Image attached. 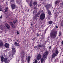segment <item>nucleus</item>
<instances>
[{"mask_svg": "<svg viewBox=\"0 0 63 63\" xmlns=\"http://www.w3.org/2000/svg\"><path fill=\"white\" fill-rule=\"evenodd\" d=\"M12 50L13 53H16V49L15 48L13 47L12 48Z\"/></svg>", "mask_w": 63, "mask_h": 63, "instance_id": "9d476101", "label": "nucleus"}, {"mask_svg": "<svg viewBox=\"0 0 63 63\" xmlns=\"http://www.w3.org/2000/svg\"><path fill=\"white\" fill-rule=\"evenodd\" d=\"M44 58H42L41 60V63H43V62H44Z\"/></svg>", "mask_w": 63, "mask_h": 63, "instance_id": "b1692460", "label": "nucleus"}, {"mask_svg": "<svg viewBox=\"0 0 63 63\" xmlns=\"http://www.w3.org/2000/svg\"><path fill=\"white\" fill-rule=\"evenodd\" d=\"M34 48H37V46L34 47Z\"/></svg>", "mask_w": 63, "mask_h": 63, "instance_id": "79ce46f5", "label": "nucleus"}, {"mask_svg": "<svg viewBox=\"0 0 63 63\" xmlns=\"http://www.w3.org/2000/svg\"><path fill=\"white\" fill-rule=\"evenodd\" d=\"M16 33H17V34L18 35V34H19V32H17Z\"/></svg>", "mask_w": 63, "mask_h": 63, "instance_id": "58836bf2", "label": "nucleus"}, {"mask_svg": "<svg viewBox=\"0 0 63 63\" xmlns=\"http://www.w3.org/2000/svg\"><path fill=\"white\" fill-rule=\"evenodd\" d=\"M15 54V53H13L12 54V57H13V56Z\"/></svg>", "mask_w": 63, "mask_h": 63, "instance_id": "72a5a7b5", "label": "nucleus"}, {"mask_svg": "<svg viewBox=\"0 0 63 63\" xmlns=\"http://www.w3.org/2000/svg\"><path fill=\"white\" fill-rule=\"evenodd\" d=\"M48 23H49V24H51L52 23V21H50Z\"/></svg>", "mask_w": 63, "mask_h": 63, "instance_id": "c756f323", "label": "nucleus"}, {"mask_svg": "<svg viewBox=\"0 0 63 63\" xmlns=\"http://www.w3.org/2000/svg\"><path fill=\"white\" fill-rule=\"evenodd\" d=\"M3 42L2 40H0V47H2L4 46Z\"/></svg>", "mask_w": 63, "mask_h": 63, "instance_id": "0eeeda50", "label": "nucleus"}, {"mask_svg": "<svg viewBox=\"0 0 63 63\" xmlns=\"http://www.w3.org/2000/svg\"><path fill=\"white\" fill-rule=\"evenodd\" d=\"M41 57H42V55L40 54H39L37 55V60H39L41 58Z\"/></svg>", "mask_w": 63, "mask_h": 63, "instance_id": "423d86ee", "label": "nucleus"}, {"mask_svg": "<svg viewBox=\"0 0 63 63\" xmlns=\"http://www.w3.org/2000/svg\"><path fill=\"white\" fill-rule=\"evenodd\" d=\"M9 23L11 25L12 27L13 28L15 27V25L13 24V23L11 22H9Z\"/></svg>", "mask_w": 63, "mask_h": 63, "instance_id": "1a4fd4ad", "label": "nucleus"}, {"mask_svg": "<svg viewBox=\"0 0 63 63\" xmlns=\"http://www.w3.org/2000/svg\"><path fill=\"white\" fill-rule=\"evenodd\" d=\"M0 11H2V12H3V10H2V8H1V7H0Z\"/></svg>", "mask_w": 63, "mask_h": 63, "instance_id": "473e14b6", "label": "nucleus"}, {"mask_svg": "<svg viewBox=\"0 0 63 63\" xmlns=\"http://www.w3.org/2000/svg\"><path fill=\"white\" fill-rule=\"evenodd\" d=\"M47 30V29H45V31H46Z\"/></svg>", "mask_w": 63, "mask_h": 63, "instance_id": "de8ad7c7", "label": "nucleus"}, {"mask_svg": "<svg viewBox=\"0 0 63 63\" xmlns=\"http://www.w3.org/2000/svg\"><path fill=\"white\" fill-rule=\"evenodd\" d=\"M56 62H58V61H59L57 59V60H56Z\"/></svg>", "mask_w": 63, "mask_h": 63, "instance_id": "4c0bfd02", "label": "nucleus"}, {"mask_svg": "<svg viewBox=\"0 0 63 63\" xmlns=\"http://www.w3.org/2000/svg\"><path fill=\"white\" fill-rule=\"evenodd\" d=\"M16 20H14L13 21V23H14V24H16Z\"/></svg>", "mask_w": 63, "mask_h": 63, "instance_id": "a878e982", "label": "nucleus"}, {"mask_svg": "<svg viewBox=\"0 0 63 63\" xmlns=\"http://www.w3.org/2000/svg\"><path fill=\"white\" fill-rule=\"evenodd\" d=\"M42 45L41 44H39L38 46V47H42Z\"/></svg>", "mask_w": 63, "mask_h": 63, "instance_id": "cd10ccee", "label": "nucleus"}, {"mask_svg": "<svg viewBox=\"0 0 63 63\" xmlns=\"http://www.w3.org/2000/svg\"><path fill=\"white\" fill-rule=\"evenodd\" d=\"M15 45L16 46H19V44L16 42L15 43Z\"/></svg>", "mask_w": 63, "mask_h": 63, "instance_id": "dca6fc26", "label": "nucleus"}, {"mask_svg": "<svg viewBox=\"0 0 63 63\" xmlns=\"http://www.w3.org/2000/svg\"><path fill=\"white\" fill-rule=\"evenodd\" d=\"M51 48V46H50L49 47V49H50Z\"/></svg>", "mask_w": 63, "mask_h": 63, "instance_id": "e433bc0d", "label": "nucleus"}, {"mask_svg": "<svg viewBox=\"0 0 63 63\" xmlns=\"http://www.w3.org/2000/svg\"><path fill=\"white\" fill-rule=\"evenodd\" d=\"M4 47L7 48H9V47H10V45H9V44L7 43H5L4 45Z\"/></svg>", "mask_w": 63, "mask_h": 63, "instance_id": "39448f33", "label": "nucleus"}, {"mask_svg": "<svg viewBox=\"0 0 63 63\" xmlns=\"http://www.w3.org/2000/svg\"><path fill=\"white\" fill-rule=\"evenodd\" d=\"M57 56V54H56L55 53H53L52 54V58H55V56Z\"/></svg>", "mask_w": 63, "mask_h": 63, "instance_id": "ddd939ff", "label": "nucleus"}, {"mask_svg": "<svg viewBox=\"0 0 63 63\" xmlns=\"http://www.w3.org/2000/svg\"><path fill=\"white\" fill-rule=\"evenodd\" d=\"M2 16H3L2 15H1L0 17V18H2Z\"/></svg>", "mask_w": 63, "mask_h": 63, "instance_id": "ea45409f", "label": "nucleus"}, {"mask_svg": "<svg viewBox=\"0 0 63 63\" xmlns=\"http://www.w3.org/2000/svg\"><path fill=\"white\" fill-rule=\"evenodd\" d=\"M34 9H36V7H34Z\"/></svg>", "mask_w": 63, "mask_h": 63, "instance_id": "c03bdc74", "label": "nucleus"}, {"mask_svg": "<svg viewBox=\"0 0 63 63\" xmlns=\"http://www.w3.org/2000/svg\"><path fill=\"white\" fill-rule=\"evenodd\" d=\"M1 62H3L4 61V57L2 56L1 57Z\"/></svg>", "mask_w": 63, "mask_h": 63, "instance_id": "412c9836", "label": "nucleus"}, {"mask_svg": "<svg viewBox=\"0 0 63 63\" xmlns=\"http://www.w3.org/2000/svg\"><path fill=\"white\" fill-rule=\"evenodd\" d=\"M55 4H57L58 3V1H56L55 2Z\"/></svg>", "mask_w": 63, "mask_h": 63, "instance_id": "c9c22d12", "label": "nucleus"}, {"mask_svg": "<svg viewBox=\"0 0 63 63\" xmlns=\"http://www.w3.org/2000/svg\"><path fill=\"white\" fill-rule=\"evenodd\" d=\"M56 27L57 28H58V26H56Z\"/></svg>", "mask_w": 63, "mask_h": 63, "instance_id": "49530a36", "label": "nucleus"}, {"mask_svg": "<svg viewBox=\"0 0 63 63\" xmlns=\"http://www.w3.org/2000/svg\"><path fill=\"white\" fill-rule=\"evenodd\" d=\"M41 26V27H42V26H43V25H42Z\"/></svg>", "mask_w": 63, "mask_h": 63, "instance_id": "09e8293b", "label": "nucleus"}, {"mask_svg": "<svg viewBox=\"0 0 63 63\" xmlns=\"http://www.w3.org/2000/svg\"><path fill=\"white\" fill-rule=\"evenodd\" d=\"M35 39H36V37H34L33 39H32V41H34V40H35Z\"/></svg>", "mask_w": 63, "mask_h": 63, "instance_id": "f704fd0d", "label": "nucleus"}, {"mask_svg": "<svg viewBox=\"0 0 63 63\" xmlns=\"http://www.w3.org/2000/svg\"><path fill=\"white\" fill-rule=\"evenodd\" d=\"M39 35H40V33H38L36 34V35L37 37H39Z\"/></svg>", "mask_w": 63, "mask_h": 63, "instance_id": "2f4dec72", "label": "nucleus"}, {"mask_svg": "<svg viewBox=\"0 0 63 63\" xmlns=\"http://www.w3.org/2000/svg\"><path fill=\"white\" fill-rule=\"evenodd\" d=\"M16 2L18 5H20V3H21V1L19 0H16Z\"/></svg>", "mask_w": 63, "mask_h": 63, "instance_id": "6e6552de", "label": "nucleus"}, {"mask_svg": "<svg viewBox=\"0 0 63 63\" xmlns=\"http://www.w3.org/2000/svg\"><path fill=\"white\" fill-rule=\"evenodd\" d=\"M6 27L8 29H10V26L8 24H7V25Z\"/></svg>", "mask_w": 63, "mask_h": 63, "instance_id": "a211bd4d", "label": "nucleus"}, {"mask_svg": "<svg viewBox=\"0 0 63 63\" xmlns=\"http://www.w3.org/2000/svg\"><path fill=\"white\" fill-rule=\"evenodd\" d=\"M40 14H41V13L40 12H38V13L36 14V15L37 16H39V15Z\"/></svg>", "mask_w": 63, "mask_h": 63, "instance_id": "c85d7f7f", "label": "nucleus"}, {"mask_svg": "<svg viewBox=\"0 0 63 63\" xmlns=\"http://www.w3.org/2000/svg\"><path fill=\"white\" fill-rule=\"evenodd\" d=\"M33 4L34 6H35V5H37V2L36 1H35L33 2Z\"/></svg>", "mask_w": 63, "mask_h": 63, "instance_id": "5701e85b", "label": "nucleus"}, {"mask_svg": "<svg viewBox=\"0 0 63 63\" xmlns=\"http://www.w3.org/2000/svg\"><path fill=\"white\" fill-rule=\"evenodd\" d=\"M31 26H33V24L32 23L31 24Z\"/></svg>", "mask_w": 63, "mask_h": 63, "instance_id": "a18cd8bd", "label": "nucleus"}, {"mask_svg": "<svg viewBox=\"0 0 63 63\" xmlns=\"http://www.w3.org/2000/svg\"><path fill=\"white\" fill-rule=\"evenodd\" d=\"M24 52L23 51H22V52H21V55L22 57H23V56L24 55Z\"/></svg>", "mask_w": 63, "mask_h": 63, "instance_id": "9b49d317", "label": "nucleus"}, {"mask_svg": "<svg viewBox=\"0 0 63 63\" xmlns=\"http://www.w3.org/2000/svg\"><path fill=\"white\" fill-rule=\"evenodd\" d=\"M45 7L47 9V11H48V10H49V5H46L45 6Z\"/></svg>", "mask_w": 63, "mask_h": 63, "instance_id": "4468645a", "label": "nucleus"}, {"mask_svg": "<svg viewBox=\"0 0 63 63\" xmlns=\"http://www.w3.org/2000/svg\"><path fill=\"white\" fill-rule=\"evenodd\" d=\"M33 5V3L32 1H31L30 4V7H31V6Z\"/></svg>", "mask_w": 63, "mask_h": 63, "instance_id": "6ab92c4d", "label": "nucleus"}, {"mask_svg": "<svg viewBox=\"0 0 63 63\" xmlns=\"http://www.w3.org/2000/svg\"><path fill=\"white\" fill-rule=\"evenodd\" d=\"M11 7L12 10L15 9L16 8V5L15 4H13L11 5Z\"/></svg>", "mask_w": 63, "mask_h": 63, "instance_id": "20e7f679", "label": "nucleus"}, {"mask_svg": "<svg viewBox=\"0 0 63 63\" xmlns=\"http://www.w3.org/2000/svg\"><path fill=\"white\" fill-rule=\"evenodd\" d=\"M36 7H37V5L36 6Z\"/></svg>", "mask_w": 63, "mask_h": 63, "instance_id": "8fccbe9b", "label": "nucleus"}, {"mask_svg": "<svg viewBox=\"0 0 63 63\" xmlns=\"http://www.w3.org/2000/svg\"><path fill=\"white\" fill-rule=\"evenodd\" d=\"M1 29H2L1 28Z\"/></svg>", "mask_w": 63, "mask_h": 63, "instance_id": "3c124183", "label": "nucleus"}, {"mask_svg": "<svg viewBox=\"0 0 63 63\" xmlns=\"http://www.w3.org/2000/svg\"><path fill=\"white\" fill-rule=\"evenodd\" d=\"M8 8L6 7L4 9L5 13H7L8 12Z\"/></svg>", "mask_w": 63, "mask_h": 63, "instance_id": "aec40b11", "label": "nucleus"}, {"mask_svg": "<svg viewBox=\"0 0 63 63\" xmlns=\"http://www.w3.org/2000/svg\"><path fill=\"white\" fill-rule=\"evenodd\" d=\"M55 54H57H57L59 53V52L58 51V50L57 49H56V50L55 51Z\"/></svg>", "mask_w": 63, "mask_h": 63, "instance_id": "f3484780", "label": "nucleus"}, {"mask_svg": "<svg viewBox=\"0 0 63 63\" xmlns=\"http://www.w3.org/2000/svg\"><path fill=\"white\" fill-rule=\"evenodd\" d=\"M45 47V45H42V47H43V48L44 49H45V47Z\"/></svg>", "mask_w": 63, "mask_h": 63, "instance_id": "bb28decb", "label": "nucleus"}, {"mask_svg": "<svg viewBox=\"0 0 63 63\" xmlns=\"http://www.w3.org/2000/svg\"><path fill=\"white\" fill-rule=\"evenodd\" d=\"M34 61H35L33 62V63H37L38 62V61L36 59L34 60Z\"/></svg>", "mask_w": 63, "mask_h": 63, "instance_id": "393cba45", "label": "nucleus"}, {"mask_svg": "<svg viewBox=\"0 0 63 63\" xmlns=\"http://www.w3.org/2000/svg\"><path fill=\"white\" fill-rule=\"evenodd\" d=\"M59 36L60 37V36H61V32H59Z\"/></svg>", "mask_w": 63, "mask_h": 63, "instance_id": "7c9ffc66", "label": "nucleus"}, {"mask_svg": "<svg viewBox=\"0 0 63 63\" xmlns=\"http://www.w3.org/2000/svg\"><path fill=\"white\" fill-rule=\"evenodd\" d=\"M4 62H5L6 63H9L8 60H7V59L6 58H4V60H3Z\"/></svg>", "mask_w": 63, "mask_h": 63, "instance_id": "f8f14e48", "label": "nucleus"}, {"mask_svg": "<svg viewBox=\"0 0 63 63\" xmlns=\"http://www.w3.org/2000/svg\"><path fill=\"white\" fill-rule=\"evenodd\" d=\"M47 13L49 15H50L51 14V12L50 10H48L47 11Z\"/></svg>", "mask_w": 63, "mask_h": 63, "instance_id": "4be33fe9", "label": "nucleus"}, {"mask_svg": "<svg viewBox=\"0 0 63 63\" xmlns=\"http://www.w3.org/2000/svg\"><path fill=\"white\" fill-rule=\"evenodd\" d=\"M8 63H9V62H10V61L9 60H8Z\"/></svg>", "mask_w": 63, "mask_h": 63, "instance_id": "37998d69", "label": "nucleus"}, {"mask_svg": "<svg viewBox=\"0 0 63 63\" xmlns=\"http://www.w3.org/2000/svg\"><path fill=\"white\" fill-rule=\"evenodd\" d=\"M31 57L30 56H28L27 58V62L28 63H29L30 62V60Z\"/></svg>", "mask_w": 63, "mask_h": 63, "instance_id": "2eb2a0df", "label": "nucleus"}, {"mask_svg": "<svg viewBox=\"0 0 63 63\" xmlns=\"http://www.w3.org/2000/svg\"><path fill=\"white\" fill-rule=\"evenodd\" d=\"M57 34V32L56 31H53L51 32L50 34V37L51 38L53 39L56 37V34Z\"/></svg>", "mask_w": 63, "mask_h": 63, "instance_id": "f257e3e1", "label": "nucleus"}, {"mask_svg": "<svg viewBox=\"0 0 63 63\" xmlns=\"http://www.w3.org/2000/svg\"><path fill=\"white\" fill-rule=\"evenodd\" d=\"M46 15L44 13L41 14L40 16V18L41 20H44L45 18Z\"/></svg>", "mask_w": 63, "mask_h": 63, "instance_id": "f03ea898", "label": "nucleus"}, {"mask_svg": "<svg viewBox=\"0 0 63 63\" xmlns=\"http://www.w3.org/2000/svg\"><path fill=\"white\" fill-rule=\"evenodd\" d=\"M14 0H11V2H14Z\"/></svg>", "mask_w": 63, "mask_h": 63, "instance_id": "a19ab883", "label": "nucleus"}, {"mask_svg": "<svg viewBox=\"0 0 63 63\" xmlns=\"http://www.w3.org/2000/svg\"><path fill=\"white\" fill-rule=\"evenodd\" d=\"M48 53V52L47 51H46L44 53L43 55V57L44 59H45V58H46L47 57Z\"/></svg>", "mask_w": 63, "mask_h": 63, "instance_id": "7ed1b4c3", "label": "nucleus"}]
</instances>
